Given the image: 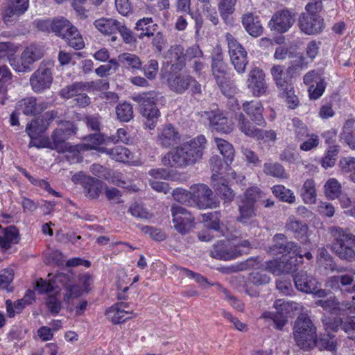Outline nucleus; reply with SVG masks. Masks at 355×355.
Listing matches in <instances>:
<instances>
[{
  "mask_svg": "<svg viewBox=\"0 0 355 355\" xmlns=\"http://www.w3.org/2000/svg\"><path fill=\"white\" fill-rule=\"evenodd\" d=\"M206 142L203 135L184 142L164 155L162 163L166 166L176 168L193 165L202 159Z\"/></svg>",
  "mask_w": 355,
  "mask_h": 355,
  "instance_id": "obj_1",
  "label": "nucleus"
},
{
  "mask_svg": "<svg viewBox=\"0 0 355 355\" xmlns=\"http://www.w3.org/2000/svg\"><path fill=\"white\" fill-rule=\"evenodd\" d=\"M329 232L333 238L332 252L343 261H355V235L338 226L329 227Z\"/></svg>",
  "mask_w": 355,
  "mask_h": 355,
  "instance_id": "obj_2",
  "label": "nucleus"
},
{
  "mask_svg": "<svg viewBox=\"0 0 355 355\" xmlns=\"http://www.w3.org/2000/svg\"><path fill=\"white\" fill-rule=\"evenodd\" d=\"M191 189V192L177 189L173 193L174 198L180 202H186L187 198H191L199 209H213L219 206V201L207 185L200 184Z\"/></svg>",
  "mask_w": 355,
  "mask_h": 355,
  "instance_id": "obj_3",
  "label": "nucleus"
},
{
  "mask_svg": "<svg viewBox=\"0 0 355 355\" xmlns=\"http://www.w3.org/2000/svg\"><path fill=\"white\" fill-rule=\"evenodd\" d=\"M263 193L257 187H252L246 189L238 196L236 205L239 214L236 220L242 224H248L257 216L256 203L261 201Z\"/></svg>",
  "mask_w": 355,
  "mask_h": 355,
  "instance_id": "obj_4",
  "label": "nucleus"
},
{
  "mask_svg": "<svg viewBox=\"0 0 355 355\" xmlns=\"http://www.w3.org/2000/svg\"><path fill=\"white\" fill-rule=\"evenodd\" d=\"M293 336L297 345L303 349H309L316 343V327L306 313L300 314L295 324Z\"/></svg>",
  "mask_w": 355,
  "mask_h": 355,
  "instance_id": "obj_5",
  "label": "nucleus"
},
{
  "mask_svg": "<svg viewBox=\"0 0 355 355\" xmlns=\"http://www.w3.org/2000/svg\"><path fill=\"white\" fill-rule=\"evenodd\" d=\"M159 94L155 91H150L139 94L133 98L135 101L140 104L141 114L146 119L145 124L150 130L155 128L160 116V112L155 105Z\"/></svg>",
  "mask_w": 355,
  "mask_h": 355,
  "instance_id": "obj_6",
  "label": "nucleus"
},
{
  "mask_svg": "<svg viewBox=\"0 0 355 355\" xmlns=\"http://www.w3.org/2000/svg\"><path fill=\"white\" fill-rule=\"evenodd\" d=\"M276 313L266 311L262 313L261 318L270 319L276 325V328L282 329L287 322L286 315L294 311H299L302 305L295 302H286L284 300H277L274 303Z\"/></svg>",
  "mask_w": 355,
  "mask_h": 355,
  "instance_id": "obj_7",
  "label": "nucleus"
},
{
  "mask_svg": "<svg viewBox=\"0 0 355 355\" xmlns=\"http://www.w3.org/2000/svg\"><path fill=\"white\" fill-rule=\"evenodd\" d=\"M171 211L174 227L179 233L185 234L194 227V217L187 209L173 205Z\"/></svg>",
  "mask_w": 355,
  "mask_h": 355,
  "instance_id": "obj_8",
  "label": "nucleus"
},
{
  "mask_svg": "<svg viewBox=\"0 0 355 355\" xmlns=\"http://www.w3.org/2000/svg\"><path fill=\"white\" fill-rule=\"evenodd\" d=\"M246 84L254 97H260L267 93L268 85L266 81V74L259 67H254L250 70Z\"/></svg>",
  "mask_w": 355,
  "mask_h": 355,
  "instance_id": "obj_9",
  "label": "nucleus"
},
{
  "mask_svg": "<svg viewBox=\"0 0 355 355\" xmlns=\"http://www.w3.org/2000/svg\"><path fill=\"white\" fill-rule=\"evenodd\" d=\"M296 67L293 65L286 67L282 64H274L270 69V74L279 90L288 89L291 92L292 79Z\"/></svg>",
  "mask_w": 355,
  "mask_h": 355,
  "instance_id": "obj_10",
  "label": "nucleus"
},
{
  "mask_svg": "<svg viewBox=\"0 0 355 355\" xmlns=\"http://www.w3.org/2000/svg\"><path fill=\"white\" fill-rule=\"evenodd\" d=\"M295 18V14L288 9L280 10L273 14L268 26L272 31L284 33L293 26Z\"/></svg>",
  "mask_w": 355,
  "mask_h": 355,
  "instance_id": "obj_11",
  "label": "nucleus"
},
{
  "mask_svg": "<svg viewBox=\"0 0 355 355\" xmlns=\"http://www.w3.org/2000/svg\"><path fill=\"white\" fill-rule=\"evenodd\" d=\"M30 85L35 93H41L50 88L53 82L52 72L46 64H41L31 75Z\"/></svg>",
  "mask_w": 355,
  "mask_h": 355,
  "instance_id": "obj_12",
  "label": "nucleus"
},
{
  "mask_svg": "<svg viewBox=\"0 0 355 355\" xmlns=\"http://www.w3.org/2000/svg\"><path fill=\"white\" fill-rule=\"evenodd\" d=\"M304 83L309 85L308 92L310 99L316 100L324 93L327 83L322 74L315 70L307 72L303 78Z\"/></svg>",
  "mask_w": 355,
  "mask_h": 355,
  "instance_id": "obj_13",
  "label": "nucleus"
},
{
  "mask_svg": "<svg viewBox=\"0 0 355 355\" xmlns=\"http://www.w3.org/2000/svg\"><path fill=\"white\" fill-rule=\"evenodd\" d=\"M227 69V64L223 59V50L220 46H216L211 53V71L218 85L221 89L225 83Z\"/></svg>",
  "mask_w": 355,
  "mask_h": 355,
  "instance_id": "obj_14",
  "label": "nucleus"
},
{
  "mask_svg": "<svg viewBox=\"0 0 355 355\" xmlns=\"http://www.w3.org/2000/svg\"><path fill=\"white\" fill-rule=\"evenodd\" d=\"M42 53L34 45L26 47L21 53L20 60H10V65L18 72L30 71V65L42 58Z\"/></svg>",
  "mask_w": 355,
  "mask_h": 355,
  "instance_id": "obj_15",
  "label": "nucleus"
},
{
  "mask_svg": "<svg viewBox=\"0 0 355 355\" xmlns=\"http://www.w3.org/2000/svg\"><path fill=\"white\" fill-rule=\"evenodd\" d=\"M298 26L300 31L306 35H316L323 31L324 19L320 15L301 13L298 19Z\"/></svg>",
  "mask_w": 355,
  "mask_h": 355,
  "instance_id": "obj_16",
  "label": "nucleus"
},
{
  "mask_svg": "<svg viewBox=\"0 0 355 355\" xmlns=\"http://www.w3.org/2000/svg\"><path fill=\"white\" fill-rule=\"evenodd\" d=\"M243 254V250L234 247V243L230 241H220L214 245L210 251V256L219 260H231Z\"/></svg>",
  "mask_w": 355,
  "mask_h": 355,
  "instance_id": "obj_17",
  "label": "nucleus"
},
{
  "mask_svg": "<svg viewBox=\"0 0 355 355\" xmlns=\"http://www.w3.org/2000/svg\"><path fill=\"white\" fill-rule=\"evenodd\" d=\"M274 244L269 248V252L273 255L282 253L293 252L295 255H300V247L297 243L287 241L283 234H277L273 236Z\"/></svg>",
  "mask_w": 355,
  "mask_h": 355,
  "instance_id": "obj_18",
  "label": "nucleus"
},
{
  "mask_svg": "<svg viewBox=\"0 0 355 355\" xmlns=\"http://www.w3.org/2000/svg\"><path fill=\"white\" fill-rule=\"evenodd\" d=\"M181 139L178 130L171 123L158 129L157 142L164 148H170L178 144Z\"/></svg>",
  "mask_w": 355,
  "mask_h": 355,
  "instance_id": "obj_19",
  "label": "nucleus"
},
{
  "mask_svg": "<svg viewBox=\"0 0 355 355\" xmlns=\"http://www.w3.org/2000/svg\"><path fill=\"white\" fill-rule=\"evenodd\" d=\"M49 105V103L45 101L37 102V98L33 96L24 98L17 104V109L27 116L39 114L46 110Z\"/></svg>",
  "mask_w": 355,
  "mask_h": 355,
  "instance_id": "obj_20",
  "label": "nucleus"
},
{
  "mask_svg": "<svg viewBox=\"0 0 355 355\" xmlns=\"http://www.w3.org/2000/svg\"><path fill=\"white\" fill-rule=\"evenodd\" d=\"M293 280L296 288L306 293H313L316 288L320 287V283L304 271L298 272L294 276Z\"/></svg>",
  "mask_w": 355,
  "mask_h": 355,
  "instance_id": "obj_21",
  "label": "nucleus"
},
{
  "mask_svg": "<svg viewBox=\"0 0 355 355\" xmlns=\"http://www.w3.org/2000/svg\"><path fill=\"white\" fill-rule=\"evenodd\" d=\"M243 110L257 125L265 126L266 122L263 116V107L260 101H245L242 105Z\"/></svg>",
  "mask_w": 355,
  "mask_h": 355,
  "instance_id": "obj_22",
  "label": "nucleus"
},
{
  "mask_svg": "<svg viewBox=\"0 0 355 355\" xmlns=\"http://www.w3.org/2000/svg\"><path fill=\"white\" fill-rule=\"evenodd\" d=\"M28 0H10L8 7L5 10L3 19L6 24L13 21L23 15L28 8Z\"/></svg>",
  "mask_w": 355,
  "mask_h": 355,
  "instance_id": "obj_23",
  "label": "nucleus"
},
{
  "mask_svg": "<svg viewBox=\"0 0 355 355\" xmlns=\"http://www.w3.org/2000/svg\"><path fill=\"white\" fill-rule=\"evenodd\" d=\"M69 280V275L64 273L57 274L53 279H50L49 282L40 279L36 282L35 288L41 294H50L55 293L60 288L57 283L64 282Z\"/></svg>",
  "mask_w": 355,
  "mask_h": 355,
  "instance_id": "obj_24",
  "label": "nucleus"
},
{
  "mask_svg": "<svg viewBox=\"0 0 355 355\" xmlns=\"http://www.w3.org/2000/svg\"><path fill=\"white\" fill-rule=\"evenodd\" d=\"M316 306H320L324 310L333 313H338L340 311L352 309V303L348 302H339L335 297H329L325 300H318L315 302Z\"/></svg>",
  "mask_w": 355,
  "mask_h": 355,
  "instance_id": "obj_25",
  "label": "nucleus"
},
{
  "mask_svg": "<svg viewBox=\"0 0 355 355\" xmlns=\"http://www.w3.org/2000/svg\"><path fill=\"white\" fill-rule=\"evenodd\" d=\"M192 76L184 74H172L168 78V85L176 94L184 93L189 87Z\"/></svg>",
  "mask_w": 355,
  "mask_h": 355,
  "instance_id": "obj_26",
  "label": "nucleus"
},
{
  "mask_svg": "<svg viewBox=\"0 0 355 355\" xmlns=\"http://www.w3.org/2000/svg\"><path fill=\"white\" fill-rule=\"evenodd\" d=\"M217 174L211 175L213 187L218 196L223 198L226 202H232L234 197L233 191L225 183L223 178H216Z\"/></svg>",
  "mask_w": 355,
  "mask_h": 355,
  "instance_id": "obj_27",
  "label": "nucleus"
},
{
  "mask_svg": "<svg viewBox=\"0 0 355 355\" xmlns=\"http://www.w3.org/2000/svg\"><path fill=\"white\" fill-rule=\"evenodd\" d=\"M19 240L18 229L14 225H10L5 229L3 236L0 235V248L5 252L11 248L12 244L18 243Z\"/></svg>",
  "mask_w": 355,
  "mask_h": 355,
  "instance_id": "obj_28",
  "label": "nucleus"
},
{
  "mask_svg": "<svg viewBox=\"0 0 355 355\" xmlns=\"http://www.w3.org/2000/svg\"><path fill=\"white\" fill-rule=\"evenodd\" d=\"M135 28L141 32L138 35V38L143 39L144 37L153 36L157 31V24L154 23L152 17H144L137 21Z\"/></svg>",
  "mask_w": 355,
  "mask_h": 355,
  "instance_id": "obj_29",
  "label": "nucleus"
},
{
  "mask_svg": "<svg viewBox=\"0 0 355 355\" xmlns=\"http://www.w3.org/2000/svg\"><path fill=\"white\" fill-rule=\"evenodd\" d=\"M242 23L245 31L252 37H259L263 33V27L260 21L254 19L252 13L243 15Z\"/></svg>",
  "mask_w": 355,
  "mask_h": 355,
  "instance_id": "obj_30",
  "label": "nucleus"
},
{
  "mask_svg": "<svg viewBox=\"0 0 355 355\" xmlns=\"http://www.w3.org/2000/svg\"><path fill=\"white\" fill-rule=\"evenodd\" d=\"M235 119L237 121L238 128L245 135L255 138L256 135L261 132L260 129L255 128L243 113L240 112Z\"/></svg>",
  "mask_w": 355,
  "mask_h": 355,
  "instance_id": "obj_31",
  "label": "nucleus"
},
{
  "mask_svg": "<svg viewBox=\"0 0 355 355\" xmlns=\"http://www.w3.org/2000/svg\"><path fill=\"white\" fill-rule=\"evenodd\" d=\"M120 23L118 20L112 18H101L96 19L94 24L103 34L112 35L117 31Z\"/></svg>",
  "mask_w": 355,
  "mask_h": 355,
  "instance_id": "obj_32",
  "label": "nucleus"
},
{
  "mask_svg": "<svg viewBox=\"0 0 355 355\" xmlns=\"http://www.w3.org/2000/svg\"><path fill=\"white\" fill-rule=\"evenodd\" d=\"M210 118V125L214 130L228 133L232 130V126L227 117L221 113H214Z\"/></svg>",
  "mask_w": 355,
  "mask_h": 355,
  "instance_id": "obj_33",
  "label": "nucleus"
},
{
  "mask_svg": "<svg viewBox=\"0 0 355 355\" xmlns=\"http://www.w3.org/2000/svg\"><path fill=\"white\" fill-rule=\"evenodd\" d=\"M263 171L268 176L279 179H287L288 173L284 167L278 162H266L263 166Z\"/></svg>",
  "mask_w": 355,
  "mask_h": 355,
  "instance_id": "obj_34",
  "label": "nucleus"
},
{
  "mask_svg": "<svg viewBox=\"0 0 355 355\" xmlns=\"http://www.w3.org/2000/svg\"><path fill=\"white\" fill-rule=\"evenodd\" d=\"M300 195L304 203L311 205L315 203L317 195L313 180L308 179L304 182Z\"/></svg>",
  "mask_w": 355,
  "mask_h": 355,
  "instance_id": "obj_35",
  "label": "nucleus"
},
{
  "mask_svg": "<svg viewBox=\"0 0 355 355\" xmlns=\"http://www.w3.org/2000/svg\"><path fill=\"white\" fill-rule=\"evenodd\" d=\"M51 137L53 146L51 147V149H55L58 153H62L67 150V144L65 143V141L70 137L62 130L60 127L53 131Z\"/></svg>",
  "mask_w": 355,
  "mask_h": 355,
  "instance_id": "obj_36",
  "label": "nucleus"
},
{
  "mask_svg": "<svg viewBox=\"0 0 355 355\" xmlns=\"http://www.w3.org/2000/svg\"><path fill=\"white\" fill-rule=\"evenodd\" d=\"M48 123L40 117L32 120L26 125V132L30 138H37L48 129Z\"/></svg>",
  "mask_w": 355,
  "mask_h": 355,
  "instance_id": "obj_37",
  "label": "nucleus"
},
{
  "mask_svg": "<svg viewBox=\"0 0 355 355\" xmlns=\"http://www.w3.org/2000/svg\"><path fill=\"white\" fill-rule=\"evenodd\" d=\"M287 231L294 233L297 239H304L308 232V225L300 220H295L294 218H290L287 221L286 226Z\"/></svg>",
  "mask_w": 355,
  "mask_h": 355,
  "instance_id": "obj_38",
  "label": "nucleus"
},
{
  "mask_svg": "<svg viewBox=\"0 0 355 355\" xmlns=\"http://www.w3.org/2000/svg\"><path fill=\"white\" fill-rule=\"evenodd\" d=\"M83 186L86 196L91 199H96L99 197L103 189V182L98 179L91 177L87 182H84Z\"/></svg>",
  "mask_w": 355,
  "mask_h": 355,
  "instance_id": "obj_39",
  "label": "nucleus"
},
{
  "mask_svg": "<svg viewBox=\"0 0 355 355\" xmlns=\"http://www.w3.org/2000/svg\"><path fill=\"white\" fill-rule=\"evenodd\" d=\"M214 141L220 154L224 157L225 162L228 165L232 162L234 156L233 146L226 140L218 137H215Z\"/></svg>",
  "mask_w": 355,
  "mask_h": 355,
  "instance_id": "obj_40",
  "label": "nucleus"
},
{
  "mask_svg": "<svg viewBox=\"0 0 355 355\" xmlns=\"http://www.w3.org/2000/svg\"><path fill=\"white\" fill-rule=\"evenodd\" d=\"M132 313V311L122 310L115 304L106 311L105 315L114 324H119L130 318L129 316L125 317V315Z\"/></svg>",
  "mask_w": 355,
  "mask_h": 355,
  "instance_id": "obj_41",
  "label": "nucleus"
},
{
  "mask_svg": "<svg viewBox=\"0 0 355 355\" xmlns=\"http://www.w3.org/2000/svg\"><path fill=\"white\" fill-rule=\"evenodd\" d=\"M69 46L76 50L82 49L85 46L83 37L78 29L73 26L69 31L63 37Z\"/></svg>",
  "mask_w": 355,
  "mask_h": 355,
  "instance_id": "obj_42",
  "label": "nucleus"
},
{
  "mask_svg": "<svg viewBox=\"0 0 355 355\" xmlns=\"http://www.w3.org/2000/svg\"><path fill=\"white\" fill-rule=\"evenodd\" d=\"M106 153L113 159L117 162H126L132 158V154L127 148L117 146L110 149H106Z\"/></svg>",
  "mask_w": 355,
  "mask_h": 355,
  "instance_id": "obj_43",
  "label": "nucleus"
},
{
  "mask_svg": "<svg viewBox=\"0 0 355 355\" xmlns=\"http://www.w3.org/2000/svg\"><path fill=\"white\" fill-rule=\"evenodd\" d=\"M272 192L274 196L282 202L293 204L295 201V196L293 192L286 188L284 185L277 184L272 187Z\"/></svg>",
  "mask_w": 355,
  "mask_h": 355,
  "instance_id": "obj_44",
  "label": "nucleus"
},
{
  "mask_svg": "<svg viewBox=\"0 0 355 355\" xmlns=\"http://www.w3.org/2000/svg\"><path fill=\"white\" fill-rule=\"evenodd\" d=\"M342 187L335 178H330L324 185V193L329 200L338 198L341 193Z\"/></svg>",
  "mask_w": 355,
  "mask_h": 355,
  "instance_id": "obj_45",
  "label": "nucleus"
},
{
  "mask_svg": "<svg viewBox=\"0 0 355 355\" xmlns=\"http://www.w3.org/2000/svg\"><path fill=\"white\" fill-rule=\"evenodd\" d=\"M115 112L117 119L122 122H128L133 118V108L130 103L123 102L119 104Z\"/></svg>",
  "mask_w": 355,
  "mask_h": 355,
  "instance_id": "obj_46",
  "label": "nucleus"
},
{
  "mask_svg": "<svg viewBox=\"0 0 355 355\" xmlns=\"http://www.w3.org/2000/svg\"><path fill=\"white\" fill-rule=\"evenodd\" d=\"M167 57L172 64L184 66V49L181 45L172 46L167 52Z\"/></svg>",
  "mask_w": 355,
  "mask_h": 355,
  "instance_id": "obj_47",
  "label": "nucleus"
},
{
  "mask_svg": "<svg viewBox=\"0 0 355 355\" xmlns=\"http://www.w3.org/2000/svg\"><path fill=\"white\" fill-rule=\"evenodd\" d=\"M118 61L124 65H128L133 69L141 70L142 62L139 57L135 54L123 53L118 56Z\"/></svg>",
  "mask_w": 355,
  "mask_h": 355,
  "instance_id": "obj_48",
  "label": "nucleus"
},
{
  "mask_svg": "<svg viewBox=\"0 0 355 355\" xmlns=\"http://www.w3.org/2000/svg\"><path fill=\"white\" fill-rule=\"evenodd\" d=\"M73 25L69 21L64 18H55L53 19V33L56 35L64 37L70 31Z\"/></svg>",
  "mask_w": 355,
  "mask_h": 355,
  "instance_id": "obj_49",
  "label": "nucleus"
},
{
  "mask_svg": "<svg viewBox=\"0 0 355 355\" xmlns=\"http://www.w3.org/2000/svg\"><path fill=\"white\" fill-rule=\"evenodd\" d=\"M86 91L84 82H76L62 88L60 95L64 98L76 97L80 92Z\"/></svg>",
  "mask_w": 355,
  "mask_h": 355,
  "instance_id": "obj_50",
  "label": "nucleus"
},
{
  "mask_svg": "<svg viewBox=\"0 0 355 355\" xmlns=\"http://www.w3.org/2000/svg\"><path fill=\"white\" fill-rule=\"evenodd\" d=\"M60 291L61 289L59 288L55 293L49 294L46 297V306L52 315L58 314L61 310L62 304L58 297L60 295Z\"/></svg>",
  "mask_w": 355,
  "mask_h": 355,
  "instance_id": "obj_51",
  "label": "nucleus"
},
{
  "mask_svg": "<svg viewBox=\"0 0 355 355\" xmlns=\"http://www.w3.org/2000/svg\"><path fill=\"white\" fill-rule=\"evenodd\" d=\"M339 153L338 146H330L327 151L325 156L321 161L322 166L324 168L332 167L335 165L336 157Z\"/></svg>",
  "mask_w": 355,
  "mask_h": 355,
  "instance_id": "obj_52",
  "label": "nucleus"
},
{
  "mask_svg": "<svg viewBox=\"0 0 355 355\" xmlns=\"http://www.w3.org/2000/svg\"><path fill=\"white\" fill-rule=\"evenodd\" d=\"M354 282V277L352 275L345 274L342 275H335L330 277L329 279V283L331 284V286H337L340 289L342 287L350 286Z\"/></svg>",
  "mask_w": 355,
  "mask_h": 355,
  "instance_id": "obj_53",
  "label": "nucleus"
},
{
  "mask_svg": "<svg viewBox=\"0 0 355 355\" xmlns=\"http://www.w3.org/2000/svg\"><path fill=\"white\" fill-rule=\"evenodd\" d=\"M12 73L10 71H5L0 77V103L3 105L7 100L8 86L11 84Z\"/></svg>",
  "mask_w": 355,
  "mask_h": 355,
  "instance_id": "obj_54",
  "label": "nucleus"
},
{
  "mask_svg": "<svg viewBox=\"0 0 355 355\" xmlns=\"http://www.w3.org/2000/svg\"><path fill=\"white\" fill-rule=\"evenodd\" d=\"M69 282V279L64 282H60L65 286L66 293L64 295V300L67 302H69L71 299L80 297L83 293V291L78 285L70 284L68 283Z\"/></svg>",
  "mask_w": 355,
  "mask_h": 355,
  "instance_id": "obj_55",
  "label": "nucleus"
},
{
  "mask_svg": "<svg viewBox=\"0 0 355 355\" xmlns=\"http://www.w3.org/2000/svg\"><path fill=\"white\" fill-rule=\"evenodd\" d=\"M218 10L223 18L227 17L234 12L237 0H218Z\"/></svg>",
  "mask_w": 355,
  "mask_h": 355,
  "instance_id": "obj_56",
  "label": "nucleus"
},
{
  "mask_svg": "<svg viewBox=\"0 0 355 355\" xmlns=\"http://www.w3.org/2000/svg\"><path fill=\"white\" fill-rule=\"evenodd\" d=\"M203 58V52L200 49L198 45H193L189 47L185 53H184V64L186 62H191L197 59H202Z\"/></svg>",
  "mask_w": 355,
  "mask_h": 355,
  "instance_id": "obj_57",
  "label": "nucleus"
},
{
  "mask_svg": "<svg viewBox=\"0 0 355 355\" xmlns=\"http://www.w3.org/2000/svg\"><path fill=\"white\" fill-rule=\"evenodd\" d=\"M158 68V62L154 59L150 60L143 67H141L145 76L149 80H153L156 78Z\"/></svg>",
  "mask_w": 355,
  "mask_h": 355,
  "instance_id": "obj_58",
  "label": "nucleus"
},
{
  "mask_svg": "<svg viewBox=\"0 0 355 355\" xmlns=\"http://www.w3.org/2000/svg\"><path fill=\"white\" fill-rule=\"evenodd\" d=\"M315 346H319L326 349L334 351L336 347V340L334 336H331L329 334L324 335L318 340L316 338Z\"/></svg>",
  "mask_w": 355,
  "mask_h": 355,
  "instance_id": "obj_59",
  "label": "nucleus"
},
{
  "mask_svg": "<svg viewBox=\"0 0 355 355\" xmlns=\"http://www.w3.org/2000/svg\"><path fill=\"white\" fill-rule=\"evenodd\" d=\"M338 166L342 173H349L355 171V157H347L340 159Z\"/></svg>",
  "mask_w": 355,
  "mask_h": 355,
  "instance_id": "obj_60",
  "label": "nucleus"
},
{
  "mask_svg": "<svg viewBox=\"0 0 355 355\" xmlns=\"http://www.w3.org/2000/svg\"><path fill=\"white\" fill-rule=\"evenodd\" d=\"M292 122L294 127V132L296 138H297L299 140H302L304 138L309 135L306 125L299 119L294 118Z\"/></svg>",
  "mask_w": 355,
  "mask_h": 355,
  "instance_id": "obj_61",
  "label": "nucleus"
},
{
  "mask_svg": "<svg viewBox=\"0 0 355 355\" xmlns=\"http://www.w3.org/2000/svg\"><path fill=\"white\" fill-rule=\"evenodd\" d=\"M283 261L275 259L266 262L265 269L273 275H279L284 273Z\"/></svg>",
  "mask_w": 355,
  "mask_h": 355,
  "instance_id": "obj_62",
  "label": "nucleus"
},
{
  "mask_svg": "<svg viewBox=\"0 0 355 355\" xmlns=\"http://www.w3.org/2000/svg\"><path fill=\"white\" fill-rule=\"evenodd\" d=\"M248 280L254 285H263L269 283L270 277L263 272H252L250 274Z\"/></svg>",
  "mask_w": 355,
  "mask_h": 355,
  "instance_id": "obj_63",
  "label": "nucleus"
},
{
  "mask_svg": "<svg viewBox=\"0 0 355 355\" xmlns=\"http://www.w3.org/2000/svg\"><path fill=\"white\" fill-rule=\"evenodd\" d=\"M340 327L348 334V338H355V317L347 318L345 322L340 320Z\"/></svg>",
  "mask_w": 355,
  "mask_h": 355,
  "instance_id": "obj_64",
  "label": "nucleus"
}]
</instances>
